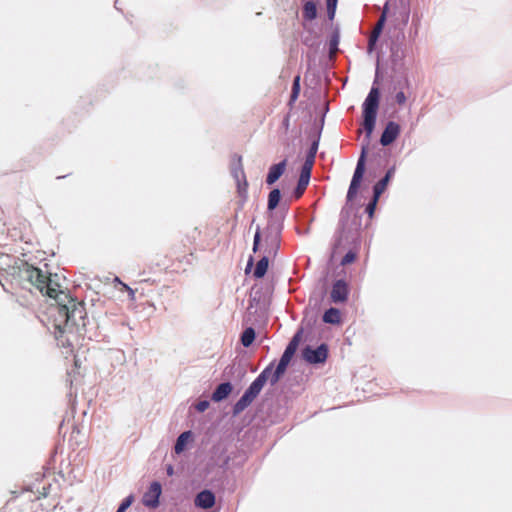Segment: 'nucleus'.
I'll use <instances>...</instances> for the list:
<instances>
[{"instance_id": "obj_1", "label": "nucleus", "mask_w": 512, "mask_h": 512, "mask_svg": "<svg viewBox=\"0 0 512 512\" xmlns=\"http://www.w3.org/2000/svg\"><path fill=\"white\" fill-rule=\"evenodd\" d=\"M27 280L42 294L57 300L58 311L65 320H85L87 311L84 301L70 297L56 281L57 274H45L41 269L28 265L25 269Z\"/></svg>"}, {"instance_id": "obj_2", "label": "nucleus", "mask_w": 512, "mask_h": 512, "mask_svg": "<svg viewBox=\"0 0 512 512\" xmlns=\"http://www.w3.org/2000/svg\"><path fill=\"white\" fill-rule=\"evenodd\" d=\"M47 329H53L57 345L66 349V354H73V346L79 339L80 329L77 322H48Z\"/></svg>"}, {"instance_id": "obj_3", "label": "nucleus", "mask_w": 512, "mask_h": 512, "mask_svg": "<svg viewBox=\"0 0 512 512\" xmlns=\"http://www.w3.org/2000/svg\"><path fill=\"white\" fill-rule=\"evenodd\" d=\"M379 101L380 90L378 87L372 86L362 105L363 127L366 131L367 137H370L375 128Z\"/></svg>"}, {"instance_id": "obj_4", "label": "nucleus", "mask_w": 512, "mask_h": 512, "mask_svg": "<svg viewBox=\"0 0 512 512\" xmlns=\"http://www.w3.org/2000/svg\"><path fill=\"white\" fill-rule=\"evenodd\" d=\"M304 330L305 329L303 326H300L298 328V330L296 331V333L294 334V336L292 337V339L286 346L276 368L274 370L272 369L271 374H270L271 375V378H270L271 385H275L279 381L280 377L285 373L287 366L289 365L292 357L294 356V354L299 346V343L302 339Z\"/></svg>"}, {"instance_id": "obj_5", "label": "nucleus", "mask_w": 512, "mask_h": 512, "mask_svg": "<svg viewBox=\"0 0 512 512\" xmlns=\"http://www.w3.org/2000/svg\"><path fill=\"white\" fill-rule=\"evenodd\" d=\"M366 154L367 147H363L347 192V199L349 201L353 200L357 196L358 189L365 173Z\"/></svg>"}, {"instance_id": "obj_6", "label": "nucleus", "mask_w": 512, "mask_h": 512, "mask_svg": "<svg viewBox=\"0 0 512 512\" xmlns=\"http://www.w3.org/2000/svg\"><path fill=\"white\" fill-rule=\"evenodd\" d=\"M328 345L320 344L316 348L306 346L303 350V358L309 364H323L328 358Z\"/></svg>"}, {"instance_id": "obj_7", "label": "nucleus", "mask_w": 512, "mask_h": 512, "mask_svg": "<svg viewBox=\"0 0 512 512\" xmlns=\"http://www.w3.org/2000/svg\"><path fill=\"white\" fill-rule=\"evenodd\" d=\"M273 366L274 364L270 363L267 367H265L260 372V374L255 378V380L249 385V387L245 390V393H247L249 396L255 399L263 389L267 380L270 381V374Z\"/></svg>"}, {"instance_id": "obj_8", "label": "nucleus", "mask_w": 512, "mask_h": 512, "mask_svg": "<svg viewBox=\"0 0 512 512\" xmlns=\"http://www.w3.org/2000/svg\"><path fill=\"white\" fill-rule=\"evenodd\" d=\"M161 492H162V487H161L160 482L153 481L150 484L148 491H146L143 495V504L146 507H150V508L158 507Z\"/></svg>"}, {"instance_id": "obj_9", "label": "nucleus", "mask_w": 512, "mask_h": 512, "mask_svg": "<svg viewBox=\"0 0 512 512\" xmlns=\"http://www.w3.org/2000/svg\"><path fill=\"white\" fill-rule=\"evenodd\" d=\"M401 127L398 123L394 121H389L386 124L384 131L380 137V143L383 146H388L392 144L400 135Z\"/></svg>"}, {"instance_id": "obj_10", "label": "nucleus", "mask_w": 512, "mask_h": 512, "mask_svg": "<svg viewBox=\"0 0 512 512\" xmlns=\"http://www.w3.org/2000/svg\"><path fill=\"white\" fill-rule=\"evenodd\" d=\"M349 293L348 284L344 280H337L330 293V297L333 302H344L347 300Z\"/></svg>"}, {"instance_id": "obj_11", "label": "nucleus", "mask_w": 512, "mask_h": 512, "mask_svg": "<svg viewBox=\"0 0 512 512\" xmlns=\"http://www.w3.org/2000/svg\"><path fill=\"white\" fill-rule=\"evenodd\" d=\"M215 494L208 489L200 491L194 500L195 506L202 509H209L215 505Z\"/></svg>"}, {"instance_id": "obj_12", "label": "nucleus", "mask_w": 512, "mask_h": 512, "mask_svg": "<svg viewBox=\"0 0 512 512\" xmlns=\"http://www.w3.org/2000/svg\"><path fill=\"white\" fill-rule=\"evenodd\" d=\"M233 390V386L229 381L220 383L213 391L211 399L214 402H221L226 399Z\"/></svg>"}, {"instance_id": "obj_13", "label": "nucleus", "mask_w": 512, "mask_h": 512, "mask_svg": "<svg viewBox=\"0 0 512 512\" xmlns=\"http://www.w3.org/2000/svg\"><path fill=\"white\" fill-rule=\"evenodd\" d=\"M286 168V160L281 161L278 164H274L270 167L268 175L266 177V183L268 185L274 184L284 173Z\"/></svg>"}, {"instance_id": "obj_14", "label": "nucleus", "mask_w": 512, "mask_h": 512, "mask_svg": "<svg viewBox=\"0 0 512 512\" xmlns=\"http://www.w3.org/2000/svg\"><path fill=\"white\" fill-rule=\"evenodd\" d=\"M385 19H386V16H385V13L383 12L369 37V41H368V51L369 52H372L374 49V46L379 38V35L382 32Z\"/></svg>"}, {"instance_id": "obj_15", "label": "nucleus", "mask_w": 512, "mask_h": 512, "mask_svg": "<svg viewBox=\"0 0 512 512\" xmlns=\"http://www.w3.org/2000/svg\"><path fill=\"white\" fill-rule=\"evenodd\" d=\"M317 150H318V143L316 141H314L309 149V152L306 156L305 162L302 166V169H301L302 172L311 174V171H312V168H313V165L315 162Z\"/></svg>"}, {"instance_id": "obj_16", "label": "nucleus", "mask_w": 512, "mask_h": 512, "mask_svg": "<svg viewBox=\"0 0 512 512\" xmlns=\"http://www.w3.org/2000/svg\"><path fill=\"white\" fill-rule=\"evenodd\" d=\"M254 401V398L249 396L247 393H243V395L235 402L232 407L233 415H239L243 412L251 403Z\"/></svg>"}, {"instance_id": "obj_17", "label": "nucleus", "mask_w": 512, "mask_h": 512, "mask_svg": "<svg viewBox=\"0 0 512 512\" xmlns=\"http://www.w3.org/2000/svg\"><path fill=\"white\" fill-rule=\"evenodd\" d=\"M254 401V398L249 396L247 393H243V395L235 402L232 407L233 415H239L243 412L251 403Z\"/></svg>"}, {"instance_id": "obj_18", "label": "nucleus", "mask_w": 512, "mask_h": 512, "mask_svg": "<svg viewBox=\"0 0 512 512\" xmlns=\"http://www.w3.org/2000/svg\"><path fill=\"white\" fill-rule=\"evenodd\" d=\"M394 173V169H389L386 173V175L384 176V178H382L380 181H378L375 186H374V195H375V200H378L380 195L385 191L386 187H387V184L391 178V176L393 175Z\"/></svg>"}, {"instance_id": "obj_19", "label": "nucleus", "mask_w": 512, "mask_h": 512, "mask_svg": "<svg viewBox=\"0 0 512 512\" xmlns=\"http://www.w3.org/2000/svg\"><path fill=\"white\" fill-rule=\"evenodd\" d=\"M265 242L272 248H278L280 242V230L269 226L267 234L265 235Z\"/></svg>"}, {"instance_id": "obj_20", "label": "nucleus", "mask_w": 512, "mask_h": 512, "mask_svg": "<svg viewBox=\"0 0 512 512\" xmlns=\"http://www.w3.org/2000/svg\"><path fill=\"white\" fill-rule=\"evenodd\" d=\"M310 177H311V174L301 171L300 177L298 180V184L295 189L296 198H300L303 195V193L305 192V190L309 184Z\"/></svg>"}, {"instance_id": "obj_21", "label": "nucleus", "mask_w": 512, "mask_h": 512, "mask_svg": "<svg viewBox=\"0 0 512 512\" xmlns=\"http://www.w3.org/2000/svg\"><path fill=\"white\" fill-rule=\"evenodd\" d=\"M255 338H256L255 329L252 327H247L241 334L240 341H241V344L245 348H248L253 344V342L255 341Z\"/></svg>"}, {"instance_id": "obj_22", "label": "nucleus", "mask_w": 512, "mask_h": 512, "mask_svg": "<svg viewBox=\"0 0 512 512\" xmlns=\"http://www.w3.org/2000/svg\"><path fill=\"white\" fill-rule=\"evenodd\" d=\"M246 371L240 364H232L225 368L223 375L226 378H231L232 375L237 374V377L241 380Z\"/></svg>"}, {"instance_id": "obj_23", "label": "nucleus", "mask_w": 512, "mask_h": 512, "mask_svg": "<svg viewBox=\"0 0 512 512\" xmlns=\"http://www.w3.org/2000/svg\"><path fill=\"white\" fill-rule=\"evenodd\" d=\"M269 260L267 256L262 257L256 264L255 270H254V276L256 278H262L268 269Z\"/></svg>"}, {"instance_id": "obj_24", "label": "nucleus", "mask_w": 512, "mask_h": 512, "mask_svg": "<svg viewBox=\"0 0 512 512\" xmlns=\"http://www.w3.org/2000/svg\"><path fill=\"white\" fill-rule=\"evenodd\" d=\"M317 16V8L316 4L312 1H308L304 4L303 7V17L306 20H313Z\"/></svg>"}, {"instance_id": "obj_25", "label": "nucleus", "mask_w": 512, "mask_h": 512, "mask_svg": "<svg viewBox=\"0 0 512 512\" xmlns=\"http://www.w3.org/2000/svg\"><path fill=\"white\" fill-rule=\"evenodd\" d=\"M190 436L191 431H185L178 436L176 443L174 445L175 453L179 454L184 450L186 442Z\"/></svg>"}, {"instance_id": "obj_26", "label": "nucleus", "mask_w": 512, "mask_h": 512, "mask_svg": "<svg viewBox=\"0 0 512 512\" xmlns=\"http://www.w3.org/2000/svg\"><path fill=\"white\" fill-rule=\"evenodd\" d=\"M281 193L279 189H273L268 196V209L274 210L280 201Z\"/></svg>"}, {"instance_id": "obj_27", "label": "nucleus", "mask_w": 512, "mask_h": 512, "mask_svg": "<svg viewBox=\"0 0 512 512\" xmlns=\"http://www.w3.org/2000/svg\"><path fill=\"white\" fill-rule=\"evenodd\" d=\"M299 93H300V75H297L293 80L289 105H293V103L297 100Z\"/></svg>"}, {"instance_id": "obj_28", "label": "nucleus", "mask_w": 512, "mask_h": 512, "mask_svg": "<svg viewBox=\"0 0 512 512\" xmlns=\"http://www.w3.org/2000/svg\"><path fill=\"white\" fill-rule=\"evenodd\" d=\"M340 316V311L336 308L328 309L324 315L322 320H338Z\"/></svg>"}, {"instance_id": "obj_29", "label": "nucleus", "mask_w": 512, "mask_h": 512, "mask_svg": "<svg viewBox=\"0 0 512 512\" xmlns=\"http://www.w3.org/2000/svg\"><path fill=\"white\" fill-rule=\"evenodd\" d=\"M133 501H134V496L132 494H130L122 501V503L119 505L116 512H125L126 509H128L131 506Z\"/></svg>"}, {"instance_id": "obj_30", "label": "nucleus", "mask_w": 512, "mask_h": 512, "mask_svg": "<svg viewBox=\"0 0 512 512\" xmlns=\"http://www.w3.org/2000/svg\"><path fill=\"white\" fill-rule=\"evenodd\" d=\"M356 253L353 252V251H349L347 252L344 257L342 258L341 260V264L342 265H348V264H351L353 263L355 260H356Z\"/></svg>"}, {"instance_id": "obj_31", "label": "nucleus", "mask_w": 512, "mask_h": 512, "mask_svg": "<svg viewBox=\"0 0 512 512\" xmlns=\"http://www.w3.org/2000/svg\"><path fill=\"white\" fill-rule=\"evenodd\" d=\"M327 10L329 13V18L332 19L335 14L337 0H327Z\"/></svg>"}, {"instance_id": "obj_32", "label": "nucleus", "mask_w": 512, "mask_h": 512, "mask_svg": "<svg viewBox=\"0 0 512 512\" xmlns=\"http://www.w3.org/2000/svg\"><path fill=\"white\" fill-rule=\"evenodd\" d=\"M260 305V301L255 298H253L250 302V305L248 307V314L249 316H252L254 313L257 312V306Z\"/></svg>"}, {"instance_id": "obj_33", "label": "nucleus", "mask_w": 512, "mask_h": 512, "mask_svg": "<svg viewBox=\"0 0 512 512\" xmlns=\"http://www.w3.org/2000/svg\"><path fill=\"white\" fill-rule=\"evenodd\" d=\"M261 240V233L259 227L256 230V233L254 235V242H253V251L256 252L258 250L259 244Z\"/></svg>"}, {"instance_id": "obj_34", "label": "nucleus", "mask_w": 512, "mask_h": 512, "mask_svg": "<svg viewBox=\"0 0 512 512\" xmlns=\"http://www.w3.org/2000/svg\"><path fill=\"white\" fill-rule=\"evenodd\" d=\"M209 407V401L208 400H201L196 404V410L198 412H204Z\"/></svg>"}, {"instance_id": "obj_35", "label": "nucleus", "mask_w": 512, "mask_h": 512, "mask_svg": "<svg viewBox=\"0 0 512 512\" xmlns=\"http://www.w3.org/2000/svg\"><path fill=\"white\" fill-rule=\"evenodd\" d=\"M406 95L403 91H399L396 95H395V101L397 102V104L399 105H404L406 103Z\"/></svg>"}, {"instance_id": "obj_36", "label": "nucleus", "mask_w": 512, "mask_h": 512, "mask_svg": "<svg viewBox=\"0 0 512 512\" xmlns=\"http://www.w3.org/2000/svg\"><path fill=\"white\" fill-rule=\"evenodd\" d=\"M377 201L378 200H375V195H373V200L366 207V211L369 213L370 216H372L374 213Z\"/></svg>"}, {"instance_id": "obj_37", "label": "nucleus", "mask_w": 512, "mask_h": 512, "mask_svg": "<svg viewBox=\"0 0 512 512\" xmlns=\"http://www.w3.org/2000/svg\"><path fill=\"white\" fill-rule=\"evenodd\" d=\"M238 191H239V194L242 196V197H245V194L247 192V182L244 183L243 186H241L240 184L238 185Z\"/></svg>"}, {"instance_id": "obj_38", "label": "nucleus", "mask_w": 512, "mask_h": 512, "mask_svg": "<svg viewBox=\"0 0 512 512\" xmlns=\"http://www.w3.org/2000/svg\"><path fill=\"white\" fill-rule=\"evenodd\" d=\"M166 472H167V475L172 476V475H173V473H174V468H173V466L169 464V465L166 467Z\"/></svg>"}, {"instance_id": "obj_39", "label": "nucleus", "mask_w": 512, "mask_h": 512, "mask_svg": "<svg viewBox=\"0 0 512 512\" xmlns=\"http://www.w3.org/2000/svg\"><path fill=\"white\" fill-rule=\"evenodd\" d=\"M115 280H116L117 282H119V283L122 285L123 289H124V290H126V291L128 292V290L130 289V287H129L128 285H126L125 283H122V282L119 280V278H116Z\"/></svg>"}, {"instance_id": "obj_40", "label": "nucleus", "mask_w": 512, "mask_h": 512, "mask_svg": "<svg viewBox=\"0 0 512 512\" xmlns=\"http://www.w3.org/2000/svg\"><path fill=\"white\" fill-rule=\"evenodd\" d=\"M128 293H129L130 299H131V300H133V299H134V297H135V292H134V290L130 288V289L128 290Z\"/></svg>"}, {"instance_id": "obj_41", "label": "nucleus", "mask_w": 512, "mask_h": 512, "mask_svg": "<svg viewBox=\"0 0 512 512\" xmlns=\"http://www.w3.org/2000/svg\"><path fill=\"white\" fill-rule=\"evenodd\" d=\"M329 324H340L341 322L339 321H336V322H328Z\"/></svg>"}, {"instance_id": "obj_42", "label": "nucleus", "mask_w": 512, "mask_h": 512, "mask_svg": "<svg viewBox=\"0 0 512 512\" xmlns=\"http://www.w3.org/2000/svg\"><path fill=\"white\" fill-rule=\"evenodd\" d=\"M262 304H263V308H264V310H265V309H266V303H265V302H263Z\"/></svg>"}]
</instances>
